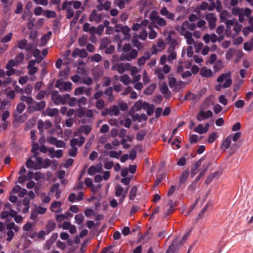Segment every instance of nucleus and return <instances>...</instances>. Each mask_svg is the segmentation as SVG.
<instances>
[{
	"mask_svg": "<svg viewBox=\"0 0 253 253\" xmlns=\"http://www.w3.org/2000/svg\"><path fill=\"white\" fill-rule=\"evenodd\" d=\"M51 99L55 105L66 104L70 99V95L66 94L61 95L59 94L58 91L54 90L51 92Z\"/></svg>",
	"mask_w": 253,
	"mask_h": 253,
	"instance_id": "1",
	"label": "nucleus"
},
{
	"mask_svg": "<svg viewBox=\"0 0 253 253\" xmlns=\"http://www.w3.org/2000/svg\"><path fill=\"white\" fill-rule=\"evenodd\" d=\"M241 136L242 133L240 131L229 135L222 142L220 145V149L223 151H226L230 147L232 140L234 142H236Z\"/></svg>",
	"mask_w": 253,
	"mask_h": 253,
	"instance_id": "2",
	"label": "nucleus"
},
{
	"mask_svg": "<svg viewBox=\"0 0 253 253\" xmlns=\"http://www.w3.org/2000/svg\"><path fill=\"white\" fill-rule=\"evenodd\" d=\"M55 86L58 88L60 92L69 91L72 89V83L70 82H65L58 80L56 81Z\"/></svg>",
	"mask_w": 253,
	"mask_h": 253,
	"instance_id": "3",
	"label": "nucleus"
},
{
	"mask_svg": "<svg viewBox=\"0 0 253 253\" xmlns=\"http://www.w3.org/2000/svg\"><path fill=\"white\" fill-rule=\"evenodd\" d=\"M196 25L194 23L190 22L188 21L183 22L180 26H177L175 27V30L177 31L189 32L186 30L193 31L196 28Z\"/></svg>",
	"mask_w": 253,
	"mask_h": 253,
	"instance_id": "4",
	"label": "nucleus"
},
{
	"mask_svg": "<svg viewBox=\"0 0 253 253\" xmlns=\"http://www.w3.org/2000/svg\"><path fill=\"white\" fill-rule=\"evenodd\" d=\"M71 6L72 5L70 1L68 0L64 1L62 5V9L66 11L67 19L71 18L74 14V11L71 7Z\"/></svg>",
	"mask_w": 253,
	"mask_h": 253,
	"instance_id": "5",
	"label": "nucleus"
},
{
	"mask_svg": "<svg viewBox=\"0 0 253 253\" xmlns=\"http://www.w3.org/2000/svg\"><path fill=\"white\" fill-rule=\"evenodd\" d=\"M38 129L39 130L40 134L42 135L43 132V127L46 129L50 128L52 126V124L48 120H46L45 122L40 120L38 122Z\"/></svg>",
	"mask_w": 253,
	"mask_h": 253,
	"instance_id": "6",
	"label": "nucleus"
},
{
	"mask_svg": "<svg viewBox=\"0 0 253 253\" xmlns=\"http://www.w3.org/2000/svg\"><path fill=\"white\" fill-rule=\"evenodd\" d=\"M205 19L209 23V26L210 29H213L216 26V22L217 18L215 14L213 13H209L206 15Z\"/></svg>",
	"mask_w": 253,
	"mask_h": 253,
	"instance_id": "7",
	"label": "nucleus"
},
{
	"mask_svg": "<svg viewBox=\"0 0 253 253\" xmlns=\"http://www.w3.org/2000/svg\"><path fill=\"white\" fill-rule=\"evenodd\" d=\"M92 90V87H86L84 86H81L77 88L74 91V95H78L85 93L87 96H90L91 94Z\"/></svg>",
	"mask_w": 253,
	"mask_h": 253,
	"instance_id": "8",
	"label": "nucleus"
},
{
	"mask_svg": "<svg viewBox=\"0 0 253 253\" xmlns=\"http://www.w3.org/2000/svg\"><path fill=\"white\" fill-rule=\"evenodd\" d=\"M102 18V15L97 13L95 9H93L89 16V20L90 22H95L96 23H99Z\"/></svg>",
	"mask_w": 253,
	"mask_h": 253,
	"instance_id": "9",
	"label": "nucleus"
},
{
	"mask_svg": "<svg viewBox=\"0 0 253 253\" xmlns=\"http://www.w3.org/2000/svg\"><path fill=\"white\" fill-rule=\"evenodd\" d=\"M203 160V158L200 159L193 164L191 169L190 174L191 177H194L199 172Z\"/></svg>",
	"mask_w": 253,
	"mask_h": 253,
	"instance_id": "10",
	"label": "nucleus"
},
{
	"mask_svg": "<svg viewBox=\"0 0 253 253\" xmlns=\"http://www.w3.org/2000/svg\"><path fill=\"white\" fill-rule=\"evenodd\" d=\"M137 54V51L136 49H132L129 53L125 55L124 57L123 56H121L120 60L121 61L126 60L129 61L136 58Z\"/></svg>",
	"mask_w": 253,
	"mask_h": 253,
	"instance_id": "11",
	"label": "nucleus"
},
{
	"mask_svg": "<svg viewBox=\"0 0 253 253\" xmlns=\"http://www.w3.org/2000/svg\"><path fill=\"white\" fill-rule=\"evenodd\" d=\"M151 19L154 23L158 24L159 26L164 27L167 24L166 20L159 15H151Z\"/></svg>",
	"mask_w": 253,
	"mask_h": 253,
	"instance_id": "12",
	"label": "nucleus"
},
{
	"mask_svg": "<svg viewBox=\"0 0 253 253\" xmlns=\"http://www.w3.org/2000/svg\"><path fill=\"white\" fill-rule=\"evenodd\" d=\"M212 116V113L210 110H208L206 112L201 111L197 115L196 118L199 121H202L206 119L211 118Z\"/></svg>",
	"mask_w": 253,
	"mask_h": 253,
	"instance_id": "13",
	"label": "nucleus"
},
{
	"mask_svg": "<svg viewBox=\"0 0 253 253\" xmlns=\"http://www.w3.org/2000/svg\"><path fill=\"white\" fill-rule=\"evenodd\" d=\"M234 22L235 20L234 19L227 20L225 22L226 29L225 31L227 37H230L232 35L231 28L232 26L234 25Z\"/></svg>",
	"mask_w": 253,
	"mask_h": 253,
	"instance_id": "14",
	"label": "nucleus"
},
{
	"mask_svg": "<svg viewBox=\"0 0 253 253\" xmlns=\"http://www.w3.org/2000/svg\"><path fill=\"white\" fill-rule=\"evenodd\" d=\"M36 61L34 60H30L27 66V69L29 70L28 74L29 75L32 76L37 73L38 71V68L35 67Z\"/></svg>",
	"mask_w": 253,
	"mask_h": 253,
	"instance_id": "15",
	"label": "nucleus"
},
{
	"mask_svg": "<svg viewBox=\"0 0 253 253\" xmlns=\"http://www.w3.org/2000/svg\"><path fill=\"white\" fill-rule=\"evenodd\" d=\"M33 89V86L31 84H27L24 88H21L20 87L16 86L15 90L16 92L23 94L24 93L27 94H31Z\"/></svg>",
	"mask_w": 253,
	"mask_h": 253,
	"instance_id": "16",
	"label": "nucleus"
},
{
	"mask_svg": "<svg viewBox=\"0 0 253 253\" xmlns=\"http://www.w3.org/2000/svg\"><path fill=\"white\" fill-rule=\"evenodd\" d=\"M102 165L99 163L96 166H91L88 169V173L90 175H94L96 172H100L102 170Z\"/></svg>",
	"mask_w": 253,
	"mask_h": 253,
	"instance_id": "17",
	"label": "nucleus"
},
{
	"mask_svg": "<svg viewBox=\"0 0 253 253\" xmlns=\"http://www.w3.org/2000/svg\"><path fill=\"white\" fill-rule=\"evenodd\" d=\"M160 91L163 94L165 95V98L168 99L171 96V93L169 89L167 84L165 82L162 83L161 85Z\"/></svg>",
	"mask_w": 253,
	"mask_h": 253,
	"instance_id": "18",
	"label": "nucleus"
},
{
	"mask_svg": "<svg viewBox=\"0 0 253 253\" xmlns=\"http://www.w3.org/2000/svg\"><path fill=\"white\" fill-rule=\"evenodd\" d=\"M88 54L86 50L84 49H80L76 48L72 52V56L74 57L79 56L82 58H85L87 56Z\"/></svg>",
	"mask_w": 253,
	"mask_h": 253,
	"instance_id": "19",
	"label": "nucleus"
},
{
	"mask_svg": "<svg viewBox=\"0 0 253 253\" xmlns=\"http://www.w3.org/2000/svg\"><path fill=\"white\" fill-rule=\"evenodd\" d=\"M180 35L183 36L186 39L187 44L190 45L194 43V41L192 38V33L190 32L178 31Z\"/></svg>",
	"mask_w": 253,
	"mask_h": 253,
	"instance_id": "20",
	"label": "nucleus"
},
{
	"mask_svg": "<svg viewBox=\"0 0 253 253\" xmlns=\"http://www.w3.org/2000/svg\"><path fill=\"white\" fill-rule=\"evenodd\" d=\"M203 39L206 43H209L210 41L212 43H214L217 40V36L215 34H212L211 35L207 34L203 36Z\"/></svg>",
	"mask_w": 253,
	"mask_h": 253,
	"instance_id": "21",
	"label": "nucleus"
},
{
	"mask_svg": "<svg viewBox=\"0 0 253 253\" xmlns=\"http://www.w3.org/2000/svg\"><path fill=\"white\" fill-rule=\"evenodd\" d=\"M111 70L113 71H117L120 74H122L125 72V69L124 68L123 63H116L112 62Z\"/></svg>",
	"mask_w": 253,
	"mask_h": 253,
	"instance_id": "22",
	"label": "nucleus"
},
{
	"mask_svg": "<svg viewBox=\"0 0 253 253\" xmlns=\"http://www.w3.org/2000/svg\"><path fill=\"white\" fill-rule=\"evenodd\" d=\"M105 95L107 97V100L109 102L112 103L115 100L114 95L113 94V88L109 87L106 88L104 91Z\"/></svg>",
	"mask_w": 253,
	"mask_h": 253,
	"instance_id": "23",
	"label": "nucleus"
},
{
	"mask_svg": "<svg viewBox=\"0 0 253 253\" xmlns=\"http://www.w3.org/2000/svg\"><path fill=\"white\" fill-rule=\"evenodd\" d=\"M150 229L151 228L150 227L147 231L143 235H141L139 237L137 242V243L141 242L143 240H145V242L147 243L149 241V240H150L152 236V234L150 232Z\"/></svg>",
	"mask_w": 253,
	"mask_h": 253,
	"instance_id": "24",
	"label": "nucleus"
},
{
	"mask_svg": "<svg viewBox=\"0 0 253 253\" xmlns=\"http://www.w3.org/2000/svg\"><path fill=\"white\" fill-rule=\"evenodd\" d=\"M151 57V54L149 52H146L144 55L140 57L137 60V64L141 66L145 63L146 60H149Z\"/></svg>",
	"mask_w": 253,
	"mask_h": 253,
	"instance_id": "25",
	"label": "nucleus"
},
{
	"mask_svg": "<svg viewBox=\"0 0 253 253\" xmlns=\"http://www.w3.org/2000/svg\"><path fill=\"white\" fill-rule=\"evenodd\" d=\"M160 13L163 15L166 16L169 19L173 20L174 18V14L172 13L169 12L166 7H163L160 10Z\"/></svg>",
	"mask_w": 253,
	"mask_h": 253,
	"instance_id": "26",
	"label": "nucleus"
},
{
	"mask_svg": "<svg viewBox=\"0 0 253 253\" xmlns=\"http://www.w3.org/2000/svg\"><path fill=\"white\" fill-rule=\"evenodd\" d=\"M59 110L57 108L51 109L47 108L44 111V114L49 117H55L58 114Z\"/></svg>",
	"mask_w": 253,
	"mask_h": 253,
	"instance_id": "27",
	"label": "nucleus"
},
{
	"mask_svg": "<svg viewBox=\"0 0 253 253\" xmlns=\"http://www.w3.org/2000/svg\"><path fill=\"white\" fill-rule=\"evenodd\" d=\"M200 75L202 77L209 78L212 76V71L211 69H208L206 67H203L201 69Z\"/></svg>",
	"mask_w": 253,
	"mask_h": 253,
	"instance_id": "28",
	"label": "nucleus"
},
{
	"mask_svg": "<svg viewBox=\"0 0 253 253\" xmlns=\"http://www.w3.org/2000/svg\"><path fill=\"white\" fill-rule=\"evenodd\" d=\"M45 107V102L44 101H41L40 102H36L31 108L34 111H39L42 110Z\"/></svg>",
	"mask_w": 253,
	"mask_h": 253,
	"instance_id": "29",
	"label": "nucleus"
},
{
	"mask_svg": "<svg viewBox=\"0 0 253 253\" xmlns=\"http://www.w3.org/2000/svg\"><path fill=\"white\" fill-rule=\"evenodd\" d=\"M109 115L110 116H117L120 114V110L116 105H113L109 108Z\"/></svg>",
	"mask_w": 253,
	"mask_h": 253,
	"instance_id": "30",
	"label": "nucleus"
},
{
	"mask_svg": "<svg viewBox=\"0 0 253 253\" xmlns=\"http://www.w3.org/2000/svg\"><path fill=\"white\" fill-rule=\"evenodd\" d=\"M189 174V171L188 169L185 170L182 173L179 178V185L183 184L187 180Z\"/></svg>",
	"mask_w": 253,
	"mask_h": 253,
	"instance_id": "31",
	"label": "nucleus"
},
{
	"mask_svg": "<svg viewBox=\"0 0 253 253\" xmlns=\"http://www.w3.org/2000/svg\"><path fill=\"white\" fill-rule=\"evenodd\" d=\"M168 52L169 55L168 56V60L169 62H171L172 60H174L176 58L177 54L175 51V49H168Z\"/></svg>",
	"mask_w": 253,
	"mask_h": 253,
	"instance_id": "32",
	"label": "nucleus"
},
{
	"mask_svg": "<svg viewBox=\"0 0 253 253\" xmlns=\"http://www.w3.org/2000/svg\"><path fill=\"white\" fill-rule=\"evenodd\" d=\"M130 31V28H129L128 26H124L122 32L124 35V39L125 40H129L130 39L131 35L129 34Z\"/></svg>",
	"mask_w": 253,
	"mask_h": 253,
	"instance_id": "33",
	"label": "nucleus"
},
{
	"mask_svg": "<svg viewBox=\"0 0 253 253\" xmlns=\"http://www.w3.org/2000/svg\"><path fill=\"white\" fill-rule=\"evenodd\" d=\"M56 227V223L53 221H48L46 225V233H50Z\"/></svg>",
	"mask_w": 253,
	"mask_h": 253,
	"instance_id": "34",
	"label": "nucleus"
},
{
	"mask_svg": "<svg viewBox=\"0 0 253 253\" xmlns=\"http://www.w3.org/2000/svg\"><path fill=\"white\" fill-rule=\"evenodd\" d=\"M131 42L132 45L138 48V49H141L143 48V46L141 43L138 41L137 37H133L131 40Z\"/></svg>",
	"mask_w": 253,
	"mask_h": 253,
	"instance_id": "35",
	"label": "nucleus"
},
{
	"mask_svg": "<svg viewBox=\"0 0 253 253\" xmlns=\"http://www.w3.org/2000/svg\"><path fill=\"white\" fill-rule=\"evenodd\" d=\"M110 43V40L107 38H103L100 41V49H102L106 48Z\"/></svg>",
	"mask_w": 253,
	"mask_h": 253,
	"instance_id": "36",
	"label": "nucleus"
},
{
	"mask_svg": "<svg viewBox=\"0 0 253 253\" xmlns=\"http://www.w3.org/2000/svg\"><path fill=\"white\" fill-rule=\"evenodd\" d=\"M156 88V84H152L144 91V93L146 95H150L154 92Z\"/></svg>",
	"mask_w": 253,
	"mask_h": 253,
	"instance_id": "37",
	"label": "nucleus"
},
{
	"mask_svg": "<svg viewBox=\"0 0 253 253\" xmlns=\"http://www.w3.org/2000/svg\"><path fill=\"white\" fill-rule=\"evenodd\" d=\"M27 45V40L24 39L17 42V47L20 49H24Z\"/></svg>",
	"mask_w": 253,
	"mask_h": 253,
	"instance_id": "38",
	"label": "nucleus"
},
{
	"mask_svg": "<svg viewBox=\"0 0 253 253\" xmlns=\"http://www.w3.org/2000/svg\"><path fill=\"white\" fill-rule=\"evenodd\" d=\"M185 83L182 81L177 82L173 88V91L175 92H177L181 88H183L185 86Z\"/></svg>",
	"mask_w": 253,
	"mask_h": 253,
	"instance_id": "39",
	"label": "nucleus"
},
{
	"mask_svg": "<svg viewBox=\"0 0 253 253\" xmlns=\"http://www.w3.org/2000/svg\"><path fill=\"white\" fill-rule=\"evenodd\" d=\"M115 189V194L116 197H119L122 195L124 191V188L120 184L116 185Z\"/></svg>",
	"mask_w": 253,
	"mask_h": 253,
	"instance_id": "40",
	"label": "nucleus"
},
{
	"mask_svg": "<svg viewBox=\"0 0 253 253\" xmlns=\"http://www.w3.org/2000/svg\"><path fill=\"white\" fill-rule=\"evenodd\" d=\"M43 15L48 18H54L56 16V13L54 11L46 10L43 11Z\"/></svg>",
	"mask_w": 253,
	"mask_h": 253,
	"instance_id": "41",
	"label": "nucleus"
},
{
	"mask_svg": "<svg viewBox=\"0 0 253 253\" xmlns=\"http://www.w3.org/2000/svg\"><path fill=\"white\" fill-rule=\"evenodd\" d=\"M155 74L158 76V78L160 80H163L165 78V75L163 74V69L162 68H159L155 70Z\"/></svg>",
	"mask_w": 253,
	"mask_h": 253,
	"instance_id": "42",
	"label": "nucleus"
},
{
	"mask_svg": "<svg viewBox=\"0 0 253 253\" xmlns=\"http://www.w3.org/2000/svg\"><path fill=\"white\" fill-rule=\"evenodd\" d=\"M137 191V187L135 186H133L132 187V188L131 189L130 192H129V199L131 200H133L135 199V198L136 196Z\"/></svg>",
	"mask_w": 253,
	"mask_h": 253,
	"instance_id": "43",
	"label": "nucleus"
},
{
	"mask_svg": "<svg viewBox=\"0 0 253 253\" xmlns=\"http://www.w3.org/2000/svg\"><path fill=\"white\" fill-rule=\"evenodd\" d=\"M120 81L125 85H128L130 84V78L126 75H124L121 76Z\"/></svg>",
	"mask_w": 253,
	"mask_h": 253,
	"instance_id": "44",
	"label": "nucleus"
},
{
	"mask_svg": "<svg viewBox=\"0 0 253 253\" xmlns=\"http://www.w3.org/2000/svg\"><path fill=\"white\" fill-rule=\"evenodd\" d=\"M233 26H234L233 29L235 32L234 37H236V36H237L239 34V32L241 31L242 26L241 25L239 24L237 22H236V23L234 22V24Z\"/></svg>",
	"mask_w": 253,
	"mask_h": 253,
	"instance_id": "45",
	"label": "nucleus"
},
{
	"mask_svg": "<svg viewBox=\"0 0 253 253\" xmlns=\"http://www.w3.org/2000/svg\"><path fill=\"white\" fill-rule=\"evenodd\" d=\"M105 105V101L103 99L97 100L96 102L95 107L99 110H102L103 109Z\"/></svg>",
	"mask_w": 253,
	"mask_h": 253,
	"instance_id": "46",
	"label": "nucleus"
},
{
	"mask_svg": "<svg viewBox=\"0 0 253 253\" xmlns=\"http://www.w3.org/2000/svg\"><path fill=\"white\" fill-rule=\"evenodd\" d=\"M147 134V131L145 130L139 131L136 135V139L138 141H141L144 139V136Z\"/></svg>",
	"mask_w": 253,
	"mask_h": 253,
	"instance_id": "47",
	"label": "nucleus"
},
{
	"mask_svg": "<svg viewBox=\"0 0 253 253\" xmlns=\"http://www.w3.org/2000/svg\"><path fill=\"white\" fill-rule=\"evenodd\" d=\"M211 165V163H208L206 165H203V169L201 170L199 175L203 177L207 172L208 169Z\"/></svg>",
	"mask_w": 253,
	"mask_h": 253,
	"instance_id": "48",
	"label": "nucleus"
},
{
	"mask_svg": "<svg viewBox=\"0 0 253 253\" xmlns=\"http://www.w3.org/2000/svg\"><path fill=\"white\" fill-rule=\"evenodd\" d=\"M178 237L175 238L171 243V244H173L174 242H175L174 244V247H175V250L177 251H178L179 249L181 248L183 245V243H182L181 241H178Z\"/></svg>",
	"mask_w": 253,
	"mask_h": 253,
	"instance_id": "49",
	"label": "nucleus"
},
{
	"mask_svg": "<svg viewBox=\"0 0 253 253\" xmlns=\"http://www.w3.org/2000/svg\"><path fill=\"white\" fill-rule=\"evenodd\" d=\"M61 206V203L59 201H55L53 202L50 206V211L52 212L55 211V209L60 208Z\"/></svg>",
	"mask_w": 253,
	"mask_h": 253,
	"instance_id": "50",
	"label": "nucleus"
},
{
	"mask_svg": "<svg viewBox=\"0 0 253 253\" xmlns=\"http://www.w3.org/2000/svg\"><path fill=\"white\" fill-rule=\"evenodd\" d=\"M235 53V49L233 48H229L226 53V58L227 60L231 59Z\"/></svg>",
	"mask_w": 253,
	"mask_h": 253,
	"instance_id": "51",
	"label": "nucleus"
},
{
	"mask_svg": "<svg viewBox=\"0 0 253 253\" xmlns=\"http://www.w3.org/2000/svg\"><path fill=\"white\" fill-rule=\"evenodd\" d=\"M22 101L26 102L28 104H31L33 103V99L31 97L22 95L20 98Z\"/></svg>",
	"mask_w": 253,
	"mask_h": 253,
	"instance_id": "52",
	"label": "nucleus"
},
{
	"mask_svg": "<svg viewBox=\"0 0 253 253\" xmlns=\"http://www.w3.org/2000/svg\"><path fill=\"white\" fill-rule=\"evenodd\" d=\"M75 219L78 224H81L84 220V216L82 214H78L75 215Z\"/></svg>",
	"mask_w": 253,
	"mask_h": 253,
	"instance_id": "53",
	"label": "nucleus"
},
{
	"mask_svg": "<svg viewBox=\"0 0 253 253\" xmlns=\"http://www.w3.org/2000/svg\"><path fill=\"white\" fill-rule=\"evenodd\" d=\"M156 45L159 48V50H163L166 47L165 43L161 39H159L157 40Z\"/></svg>",
	"mask_w": 253,
	"mask_h": 253,
	"instance_id": "54",
	"label": "nucleus"
},
{
	"mask_svg": "<svg viewBox=\"0 0 253 253\" xmlns=\"http://www.w3.org/2000/svg\"><path fill=\"white\" fill-rule=\"evenodd\" d=\"M217 137V133L216 132H212L210 134L208 139V142L209 143H213L214 140Z\"/></svg>",
	"mask_w": 253,
	"mask_h": 253,
	"instance_id": "55",
	"label": "nucleus"
},
{
	"mask_svg": "<svg viewBox=\"0 0 253 253\" xmlns=\"http://www.w3.org/2000/svg\"><path fill=\"white\" fill-rule=\"evenodd\" d=\"M81 129L85 135H88L91 130V126L90 125L83 126Z\"/></svg>",
	"mask_w": 253,
	"mask_h": 253,
	"instance_id": "56",
	"label": "nucleus"
},
{
	"mask_svg": "<svg viewBox=\"0 0 253 253\" xmlns=\"http://www.w3.org/2000/svg\"><path fill=\"white\" fill-rule=\"evenodd\" d=\"M220 14V19L221 21H224L225 20H226L227 17L229 15V12L225 10H221Z\"/></svg>",
	"mask_w": 253,
	"mask_h": 253,
	"instance_id": "57",
	"label": "nucleus"
},
{
	"mask_svg": "<svg viewBox=\"0 0 253 253\" xmlns=\"http://www.w3.org/2000/svg\"><path fill=\"white\" fill-rule=\"evenodd\" d=\"M149 29L150 30L149 33V38L151 40L154 39L157 36V32L152 29V27L150 25L149 26Z\"/></svg>",
	"mask_w": 253,
	"mask_h": 253,
	"instance_id": "58",
	"label": "nucleus"
},
{
	"mask_svg": "<svg viewBox=\"0 0 253 253\" xmlns=\"http://www.w3.org/2000/svg\"><path fill=\"white\" fill-rule=\"evenodd\" d=\"M243 11V8L238 7H234L232 9V13L234 15H239Z\"/></svg>",
	"mask_w": 253,
	"mask_h": 253,
	"instance_id": "59",
	"label": "nucleus"
},
{
	"mask_svg": "<svg viewBox=\"0 0 253 253\" xmlns=\"http://www.w3.org/2000/svg\"><path fill=\"white\" fill-rule=\"evenodd\" d=\"M87 42V37L85 36H83L81 38L79 39V43L81 46H84Z\"/></svg>",
	"mask_w": 253,
	"mask_h": 253,
	"instance_id": "60",
	"label": "nucleus"
},
{
	"mask_svg": "<svg viewBox=\"0 0 253 253\" xmlns=\"http://www.w3.org/2000/svg\"><path fill=\"white\" fill-rule=\"evenodd\" d=\"M222 63L221 61L218 60L214 64L213 69L215 71H219L222 68Z\"/></svg>",
	"mask_w": 253,
	"mask_h": 253,
	"instance_id": "61",
	"label": "nucleus"
},
{
	"mask_svg": "<svg viewBox=\"0 0 253 253\" xmlns=\"http://www.w3.org/2000/svg\"><path fill=\"white\" fill-rule=\"evenodd\" d=\"M24 58V54L22 52H21L16 56L15 59L17 63H18L19 64L22 63Z\"/></svg>",
	"mask_w": 253,
	"mask_h": 253,
	"instance_id": "62",
	"label": "nucleus"
},
{
	"mask_svg": "<svg viewBox=\"0 0 253 253\" xmlns=\"http://www.w3.org/2000/svg\"><path fill=\"white\" fill-rule=\"evenodd\" d=\"M230 76V73L229 74H222L217 79L218 82H223L224 80H226L228 77Z\"/></svg>",
	"mask_w": 253,
	"mask_h": 253,
	"instance_id": "63",
	"label": "nucleus"
},
{
	"mask_svg": "<svg viewBox=\"0 0 253 253\" xmlns=\"http://www.w3.org/2000/svg\"><path fill=\"white\" fill-rule=\"evenodd\" d=\"M102 60V56L99 54H95L91 58V61L92 62H99Z\"/></svg>",
	"mask_w": 253,
	"mask_h": 253,
	"instance_id": "64",
	"label": "nucleus"
}]
</instances>
